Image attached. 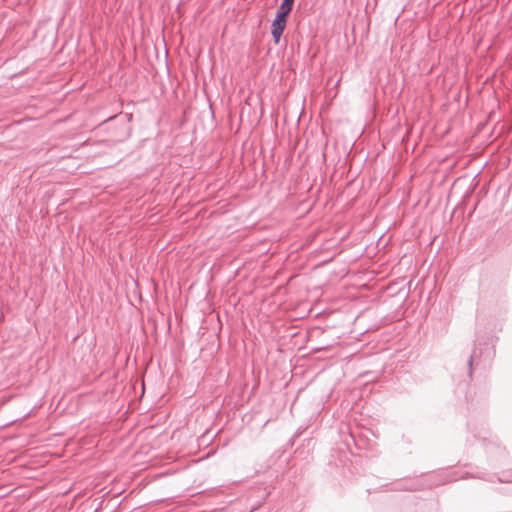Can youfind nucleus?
I'll list each match as a JSON object with an SVG mask.
<instances>
[{
    "label": "nucleus",
    "mask_w": 512,
    "mask_h": 512,
    "mask_svg": "<svg viewBox=\"0 0 512 512\" xmlns=\"http://www.w3.org/2000/svg\"><path fill=\"white\" fill-rule=\"evenodd\" d=\"M289 11L278 8L275 19L271 24V34L275 44H279L281 35L284 32L287 23Z\"/></svg>",
    "instance_id": "obj_1"
},
{
    "label": "nucleus",
    "mask_w": 512,
    "mask_h": 512,
    "mask_svg": "<svg viewBox=\"0 0 512 512\" xmlns=\"http://www.w3.org/2000/svg\"><path fill=\"white\" fill-rule=\"evenodd\" d=\"M295 0H283L279 8L291 12Z\"/></svg>",
    "instance_id": "obj_2"
},
{
    "label": "nucleus",
    "mask_w": 512,
    "mask_h": 512,
    "mask_svg": "<svg viewBox=\"0 0 512 512\" xmlns=\"http://www.w3.org/2000/svg\"><path fill=\"white\" fill-rule=\"evenodd\" d=\"M472 363H473V356L471 355L470 359L468 361V365H469V368H470V370H469L470 374L472 373Z\"/></svg>",
    "instance_id": "obj_3"
}]
</instances>
